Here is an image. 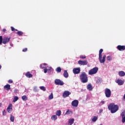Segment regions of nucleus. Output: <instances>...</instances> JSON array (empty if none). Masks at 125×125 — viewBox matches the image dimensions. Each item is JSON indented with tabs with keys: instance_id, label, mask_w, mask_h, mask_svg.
<instances>
[{
	"instance_id": "nucleus-1",
	"label": "nucleus",
	"mask_w": 125,
	"mask_h": 125,
	"mask_svg": "<svg viewBox=\"0 0 125 125\" xmlns=\"http://www.w3.org/2000/svg\"><path fill=\"white\" fill-rule=\"evenodd\" d=\"M108 109L112 114L116 113L119 110V106L115 104H111L108 106Z\"/></svg>"
},
{
	"instance_id": "nucleus-2",
	"label": "nucleus",
	"mask_w": 125,
	"mask_h": 125,
	"mask_svg": "<svg viewBox=\"0 0 125 125\" xmlns=\"http://www.w3.org/2000/svg\"><path fill=\"white\" fill-rule=\"evenodd\" d=\"M102 52H103V49H101L99 50V60L101 63H105V61H106V55H104L102 59Z\"/></svg>"
},
{
	"instance_id": "nucleus-3",
	"label": "nucleus",
	"mask_w": 125,
	"mask_h": 125,
	"mask_svg": "<svg viewBox=\"0 0 125 125\" xmlns=\"http://www.w3.org/2000/svg\"><path fill=\"white\" fill-rule=\"evenodd\" d=\"M80 78L82 83H87V82L88 81V79L87 78V75H86V73H85V72H82L80 76Z\"/></svg>"
},
{
	"instance_id": "nucleus-4",
	"label": "nucleus",
	"mask_w": 125,
	"mask_h": 125,
	"mask_svg": "<svg viewBox=\"0 0 125 125\" xmlns=\"http://www.w3.org/2000/svg\"><path fill=\"white\" fill-rule=\"evenodd\" d=\"M10 39H11V37H4L2 39V36H0V45L1 44V43H3V44H6V43H8L10 41Z\"/></svg>"
},
{
	"instance_id": "nucleus-5",
	"label": "nucleus",
	"mask_w": 125,
	"mask_h": 125,
	"mask_svg": "<svg viewBox=\"0 0 125 125\" xmlns=\"http://www.w3.org/2000/svg\"><path fill=\"white\" fill-rule=\"evenodd\" d=\"M97 72H98V67H95L91 69L89 71L88 74L90 75V76H92V75H95V74H97Z\"/></svg>"
},
{
	"instance_id": "nucleus-6",
	"label": "nucleus",
	"mask_w": 125,
	"mask_h": 125,
	"mask_svg": "<svg viewBox=\"0 0 125 125\" xmlns=\"http://www.w3.org/2000/svg\"><path fill=\"white\" fill-rule=\"evenodd\" d=\"M104 94L107 98L111 97V94H112V92L111 90L108 88H106L104 90Z\"/></svg>"
},
{
	"instance_id": "nucleus-7",
	"label": "nucleus",
	"mask_w": 125,
	"mask_h": 125,
	"mask_svg": "<svg viewBox=\"0 0 125 125\" xmlns=\"http://www.w3.org/2000/svg\"><path fill=\"white\" fill-rule=\"evenodd\" d=\"M55 83L57 85H64V82L60 79H56L55 80Z\"/></svg>"
},
{
	"instance_id": "nucleus-8",
	"label": "nucleus",
	"mask_w": 125,
	"mask_h": 125,
	"mask_svg": "<svg viewBox=\"0 0 125 125\" xmlns=\"http://www.w3.org/2000/svg\"><path fill=\"white\" fill-rule=\"evenodd\" d=\"M81 72V68L78 67V68H74L73 69V73L75 75H77L78 74H80Z\"/></svg>"
},
{
	"instance_id": "nucleus-9",
	"label": "nucleus",
	"mask_w": 125,
	"mask_h": 125,
	"mask_svg": "<svg viewBox=\"0 0 125 125\" xmlns=\"http://www.w3.org/2000/svg\"><path fill=\"white\" fill-rule=\"evenodd\" d=\"M71 94V92L69 91H64L63 94H62V97L63 98H66V97H68L69 95H70Z\"/></svg>"
},
{
	"instance_id": "nucleus-10",
	"label": "nucleus",
	"mask_w": 125,
	"mask_h": 125,
	"mask_svg": "<svg viewBox=\"0 0 125 125\" xmlns=\"http://www.w3.org/2000/svg\"><path fill=\"white\" fill-rule=\"evenodd\" d=\"M71 105L73 107H78L79 105V101L77 100H74L72 102Z\"/></svg>"
},
{
	"instance_id": "nucleus-11",
	"label": "nucleus",
	"mask_w": 125,
	"mask_h": 125,
	"mask_svg": "<svg viewBox=\"0 0 125 125\" xmlns=\"http://www.w3.org/2000/svg\"><path fill=\"white\" fill-rule=\"evenodd\" d=\"M117 48L119 51H124V50H125V46L119 45L117 46Z\"/></svg>"
},
{
	"instance_id": "nucleus-12",
	"label": "nucleus",
	"mask_w": 125,
	"mask_h": 125,
	"mask_svg": "<svg viewBox=\"0 0 125 125\" xmlns=\"http://www.w3.org/2000/svg\"><path fill=\"white\" fill-rule=\"evenodd\" d=\"M78 64L79 65L84 66L87 64V61H78Z\"/></svg>"
},
{
	"instance_id": "nucleus-13",
	"label": "nucleus",
	"mask_w": 125,
	"mask_h": 125,
	"mask_svg": "<svg viewBox=\"0 0 125 125\" xmlns=\"http://www.w3.org/2000/svg\"><path fill=\"white\" fill-rule=\"evenodd\" d=\"M121 116L122 117V123H124L125 122V111L122 112Z\"/></svg>"
},
{
	"instance_id": "nucleus-14",
	"label": "nucleus",
	"mask_w": 125,
	"mask_h": 125,
	"mask_svg": "<svg viewBox=\"0 0 125 125\" xmlns=\"http://www.w3.org/2000/svg\"><path fill=\"white\" fill-rule=\"evenodd\" d=\"M116 83H118V84L119 85H123V84H124L125 82L124 81H123V80H122L118 79L116 81Z\"/></svg>"
},
{
	"instance_id": "nucleus-15",
	"label": "nucleus",
	"mask_w": 125,
	"mask_h": 125,
	"mask_svg": "<svg viewBox=\"0 0 125 125\" xmlns=\"http://www.w3.org/2000/svg\"><path fill=\"white\" fill-rule=\"evenodd\" d=\"M7 112H8V113H9V112H11V111H12V104H10L7 108Z\"/></svg>"
},
{
	"instance_id": "nucleus-16",
	"label": "nucleus",
	"mask_w": 125,
	"mask_h": 125,
	"mask_svg": "<svg viewBox=\"0 0 125 125\" xmlns=\"http://www.w3.org/2000/svg\"><path fill=\"white\" fill-rule=\"evenodd\" d=\"M63 77L66 78H68L69 74L68 73V71H67V70H64Z\"/></svg>"
},
{
	"instance_id": "nucleus-17",
	"label": "nucleus",
	"mask_w": 125,
	"mask_h": 125,
	"mask_svg": "<svg viewBox=\"0 0 125 125\" xmlns=\"http://www.w3.org/2000/svg\"><path fill=\"white\" fill-rule=\"evenodd\" d=\"M25 76L27 78H32L33 77V74L30 73V72H27L26 74H25Z\"/></svg>"
},
{
	"instance_id": "nucleus-18",
	"label": "nucleus",
	"mask_w": 125,
	"mask_h": 125,
	"mask_svg": "<svg viewBox=\"0 0 125 125\" xmlns=\"http://www.w3.org/2000/svg\"><path fill=\"white\" fill-rule=\"evenodd\" d=\"M87 89H88V90L91 91V90H92L93 89L92 85H91V84H88L87 85Z\"/></svg>"
},
{
	"instance_id": "nucleus-19",
	"label": "nucleus",
	"mask_w": 125,
	"mask_h": 125,
	"mask_svg": "<svg viewBox=\"0 0 125 125\" xmlns=\"http://www.w3.org/2000/svg\"><path fill=\"white\" fill-rule=\"evenodd\" d=\"M119 75L120 77H125V72L124 71H121L119 72Z\"/></svg>"
},
{
	"instance_id": "nucleus-20",
	"label": "nucleus",
	"mask_w": 125,
	"mask_h": 125,
	"mask_svg": "<svg viewBox=\"0 0 125 125\" xmlns=\"http://www.w3.org/2000/svg\"><path fill=\"white\" fill-rule=\"evenodd\" d=\"M4 89L6 90H9L10 89V85L7 84L4 86Z\"/></svg>"
},
{
	"instance_id": "nucleus-21",
	"label": "nucleus",
	"mask_w": 125,
	"mask_h": 125,
	"mask_svg": "<svg viewBox=\"0 0 125 125\" xmlns=\"http://www.w3.org/2000/svg\"><path fill=\"white\" fill-rule=\"evenodd\" d=\"M21 99L23 101H27L28 100V97L26 95L22 96Z\"/></svg>"
},
{
	"instance_id": "nucleus-22",
	"label": "nucleus",
	"mask_w": 125,
	"mask_h": 125,
	"mask_svg": "<svg viewBox=\"0 0 125 125\" xmlns=\"http://www.w3.org/2000/svg\"><path fill=\"white\" fill-rule=\"evenodd\" d=\"M56 72L57 73H60L62 71V69L60 67H58L56 69Z\"/></svg>"
},
{
	"instance_id": "nucleus-23",
	"label": "nucleus",
	"mask_w": 125,
	"mask_h": 125,
	"mask_svg": "<svg viewBox=\"0 0 125 125\" xmlns=\"http://www.w3.org/2000/svg\"><path fill=\"white\" fill-rule=\"evenodd\" d=\"M52 69V67H50L49 69H47L46 68H44V73L46 74V73H47V71H50Z\"/></svg>"
},
{
	"instance_id": "nucleus-24",
	"label": "nucleus",
	"mask_w": 125,
	"mask_h": 125,
	"mask_svg": "<svg viewBox=\"0 0 125 125\" xmlns=\"http://www.w3.org/2000/svg\"><path fill=\"white\" fill-rule=\"evenodd\" d=\"M56 115L59 117H60V116H61V110L57 111L56 112Z\"/></svg>"
},
{
	"instance_id": "nucleus-25",
	"label": "nucleus",
	"mask_w": 125,
	"mask_h": 125,
	"mask_svg": "<svg viewBox=\"0 0 125 125\" xmlns=\"http://www.w3.org/2000/svg\"><path fill=\"white\" fill-rule=\"evenodd\" d=\"M51 120L53 121H56L57 120V116L56 115H53L51 117Z\"/></svg>"
},
{
	"instance_id": "nucleus-26",
	"label": "nucleus",
	"mask_w": 125,
	"mask_h": 125,
	"mask_svg": "<svg viewBox=\"0 0 125 125\" xmlns=\"http://www.w3.org/2000/svg\"><path fill=\"white\" fill-rule=\"evenodd\" d=\"M75 121V119H72L69 120V124L70 125H72V124H74V122Z\"/></svg>"
},
{
	"instance_id": "nucleus-27",
	"label": "nucleus",
	"mask_w": 125,
	"mask_h": 125,
	"mask_svg": "<svg viewBox=\"0 0 125 125\" xmlns=\"http://www.w3.org/2000/svg\"><path fill=\"white\" fill-rule=\"evenodd\" d=\"M18 99H19V98H18V97L17 96H15L13 101V102H16V101H17L18 100Z\"/></svg>"
},
{
	"instance_id": "nucleus-28",
	"label": "nucleus",
	"mask_w": 125,
	"mask_h": 125,
	"mask_svg": "<svg viewBox=\"0 0 125 125\" xmlns=\"http://www.w3.org/2000/svg\"><path fill=\"white\" fill-rule=\"evenodd\" d=\"M23 34L24 33L22 31H18L17 32V35H18V36H22Z\"/></svg>"
},
{
	"instance_id": "nucleus-29",
	"label": "nucleus",
	"mask_w": 125,
	"mask_h": 125,
	"mask_svg": "<svg viewBox=\"0 0 125 125\" xmlns=\"http://www.w3.org/2000/svg\"><path fill=\"white\" fill-rule=\"evenodd\" d=\"M112 57H111V56H108L106 58V60L107 61H111V60H112Z\"/></svg>"
},
{
	"instance_id": "nucleus-30",
	"label": "nucleus",
	"mask_w": 125,
	"mask_h": 125,
	"mask_svg": "<svg viewBox=\"0 0 125 125\" xmlns=\"http://www.w3.org/2000/svg\"><path fill=\"white\" fill-rule=\"evenodd\" d=\"M40 89H41V90H43V91H45V90H46V89L43 86H41L40 87Z\"/></svg>"
},
{
	"instance_id": "nucleus-31",
	"label": "nucleus",
	"mask_w": 125,
	"mask_h": 125,
	"mask_svg": "<svg viewBox=\"0 0 125 125\" xmlns=\"http://www.w3.org/2000/svg\"><path fill=\"white\" fill-rule=\"evenodd\" d=\"M10 121L13 122H14V116L12 115H11L10 116Z\"/></svg>"
},
{
	"instance_id": "nucleus-32",
	"label": "nucleus",
	"mask_w": 125,
	"mask_h": 125,
	"mask_svg": "<svg viewBox=\"0 0 125 125\" xmlns=\"http://www.w3.org/2000/svg\"><path fill=\"white\" fill-rule=\"evenodd\" d=\"M49 99L51 100V99H53V94L51 93L50 95L49 96Z\"/></svg>"
},
{
	"instance_id": "nucleus-33",
	"label": "nucleus",
	"mask_w": 125,
	"mask_h": 125,
	"mask_svg": "<svg viewBox=\"0 0 125 125\" xmlns=\"http://www.w3.org/2000/svg\"><path fill=\"white\" fill-rule=\"evenodd\" d=\"M92 122H96L97 121V117L94 116V117L92 119Z\"/></svg>"
},
{
	"instance_id": "nucleus-34",
	"label": "nucleus",
	"mask_w": 125,
	"mask_h": 125,
	"mask_svg": "<svg viewBox=\"0 0 125 125\" xmlns=\"http://www.w3.org/2000/svg\"><path fill=\"white\" fill-rule=\"evenodd\" d=\"M80 58L81 59H85L86 58V57L85 55H80Z\"/></svg>"
},
{
	"instance_id": "nucleus-35",
	"label": "nucleus",
	"mask_w": 125,
	"mask_h": 125,
	"mask_svg": "<svg viewBox=\"0 0 125 125\" xmlns=\"http://www.w3.org/2000/svg\"><path fill=\"white\" fill-rule=\"evenodd\" d=\"M70 113H72L71 111H70L69 109L67 110L66 112V113H65V115H69Z\"/></svg>"
},
{
	"instance_id": "nucleus-36",
	"label": "nucleus",
	"mask_w": 125,
	"mask_h": 125,
	"mask_svg": "<svg viewBox=\"0 0 125 125\" xmlns=\"http://www.w3.org/2000/svg\"><path fill=\"white\" fill-rule=\"evenodd\" d=\"M8 83H13V81L12 80L10 79L8 81Z\"/></svg>"
},
{
	"instance_id": "nucleus-37",
	"label": "nucleus",
	"mask_w": 125,
	"mask_h": 125,
	"mask_svg": "<svg viewBox=\"0 0 125 125\" xmlns=\"http://www.w3.org/2000/svg\"><path fill=\"white\" fill-rule=\"evenodd\" d=\"M40 68H41V69H43V68H44V65H43V64H41L40 65Z\"/></svg>"
},
{
	"instance_id": "nucleus-38",
	"label": "nucleus",
	"mask_w": 125,
	"mask_h": 125,
	"mask_svg": "<svg viewBox=\"0 0 125 125\" xmlns=\"http://www.w3.org/2000/svg\"><path fill=\"white\" fill-rule=\"evenodd\" d=\"M28 50V49L27 48H25L22 50L23 52H26Z\"/></svg>"
},
{
	"instance_id": "nucleus-39",
	"label": "nucleus",
	"mask_w": 125,
	"mask_h": 125,
	"mask_svg": "<svg viewBox=\"0 0 125 125\" xmlns=\"http://www.w3.org/2000/svg\"><path fill=\"white\" fill-rule=\"evenodd\" d=\"M11 31H12V32L15 31V28H14V27H13V26H11Z\"/></svg>"
},
{
	"instance_id": "nucleus-40",
	"label": "nucleus",
	"mask_w": 125,
	"mask_h": 125,
	"mask_svg": "<svg viewBox=\"0 0 125 125\" xmlns=\"http://www.w3.org/2000/svg\"><path fill=\"white\" fill-rule=\"evenodd\" d=\"M18 92V90H17V89H15L14 90V93H17Z\"/></svg>"
},
{
	"instance_id": "nucleus-41",
	"label": "nucleus",
	"mask_w": 125,
	"mask_h": 125,
	"mask_svg": "<svg viewBox=\"0 0 125 125\" xmlns=\"http://www.w3.org/2000/svg\"><path fill=\"white\" fill-rule=\"evenodd\" d=\"M6 112H5V110H4L3 111V112H2V115H3V116H5V114H6Z\"/></svg>"
},
{
	"instance_id": "nucleus-42",
	"label": "nucleus",
	"mask_w": 125,
	"mask_h": 125,
	"mask_svg": "<svg viewBox=\"0 0 125 125\" xmlns=\"http://www.w3.org/2000/svg\"><path fill=\"white\" fill-rule=\"evenodd\" d=\"M2 31H3V32H6V29H3Z\"/></svg>"
},
{
	"instance_id": "nucleus-43",
	"label": "nucleus",
	"mask_w": 125,
	"mask_h": 125,
	"mask_svg": "<svg viewBox=\"0 0 125 125\" xmlns=\"http://www.w3.org/2000/svg\"><path fill=\"white\" fill-rule=\"evenodd\" d=\"M42 65H43V66H46V63H43V64H42Z\"/></svg>"
},
{
	"instance_id": "nucleus-44",
	"label": "nucleus",
	"mask_w": 125,
	"mask_h": 125,
	"mask_svg": "<svg viewBox=\"0 0 125 125\" xmlns=\"http://www.w3.org/2000/svg\"><path fill=\"white\" fill-rule=\"evenodd\" d=\"M49 68H50V67L47 66V67H46V69H49Z\"/></svg>"
},
{
	"instance_id": "nucleus-45",
	"label": "nucleus",
	"mask_w": 125,
	"mask_h": 125,
	"mask_svg": "<svg viewBox=\"0 0 125 125\" xmlns=\"http://www.w3.org/2000/svg\"><path fill=\"white\" fill-rule=\"evenodd\" d=\"M101 103H102V104H104V101H102Z\"/></svg>"
},
{
	"instance_id": "nucleus-46",
	"label": "nucleus",
	"mask_w": 125,
	"mask_h": 125,
	"mask_svg": "<svg viewBox=\"0 0 125 125\" xmlns=\"http://www.w3.org/2000/svg\"><path fill=\"white\" fill-rule=\"evenodd\" d=\"M124 99H125V94H124Z\"/></svg>"
},
{
	"instance_id": "nucleus-47",
	"label": "nucleus",
	"mask_w": 125,
	"mask_h": 125,
	"mask_svg": "<svg viewBox=\"0 0 125 125\" xmlns=\"http://www.w3.org/2000/svg\"><path fill=\"white\" fill-rule=\"evenodd\" d=\"M1 69V65H0V69Z\"/></svg>"
},
{
	"instance_id": "nucleus-48",
	"label": "nucleus",
	"mask_w": 125,
	"mask_h": 125,
	"mask_svg": "<svg viewBox=\"0 0 125 125\" xmlns=\"http://www.w3.org/2000/svg\"><path fill=\"white\" fill-rule=\"evenodd\" d=\"M15 31H16L17 32L18 31V30L15 29Z\"/></svg>"
}]
</instances>
